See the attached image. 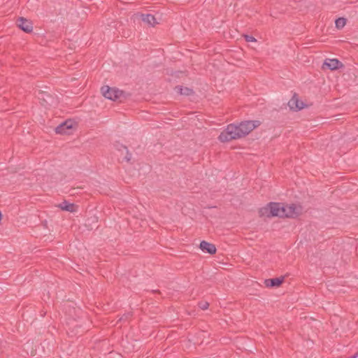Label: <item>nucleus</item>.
Here are the masks:
<instances>
[{"instance_id": "f257e3e1", "label": "nucleus", "mask_w": 358, "mask_h": 358, "mask_svg": "<svg viewBox=\"0 0 358 358\" xmlns=\"http://www.w3.org/2000/svg\"><path fill=\"white\" fill-rule=\"evenodd\" d=\"M268 216L280 217H293L297 215L296 206L294 204L284 205L281 203L271 202L264 208Z\"/></svg>"}, {"instance_id": "f03ea898", "label": "nucleus", "mask_w": 358, "mask_h": 358, "mask_svg": "<svg viewBox=\"0 0 358 358\" xmlns=\"http://www.w3.org/2000/svg\"><path fill=\"white\" fill-rule=\"evenodd\" d=\"M246 134V122L238 124H229L220 134L218 138L221 142H229L233 139L240 138Z\"/></svg>"}, {"instance_id": "7ed1b4c3", "label": "nucleus", "mask_w": 358, "mask_h": 358, "mask_svg": "<svg viewBox=\"0 0 358 358\" xmlns=\"http://www.w3.org/2000/svg\"><path fill=\"white\" fill-rule=\"evenodd\" d=\"M103 96L109 100L115 101L119 99L122 92L113 87H110L108 85L103 86L101 89Z\"/></svg>"}, {"instance_id": "20e7f679", "label": "nucleus", "mask_w": 358, "mask_h": 358, "mask_svg": "<svg viewBox=\"0 0 358 358\" xmlns=\"http://www.w3.org/2000/svg\"><path fill=\"white\" fill-rule=\"evenodd\" d=\"M18 27L19 28L26 33H30L33 30L32 22L22 17L18 19Z\"/></svg>"}, {"instance_id": "39448f33", "label": "nucleus", "mask_w": 358, "mask_h": 358, "mask_svg": "<svg viewBox=\"0 0 358 358\" xmlns=\"http://www.w3.org/2000/svg\"><path fill=\"white\" fill-rule=\"evenodd\" d=\"M324 65L330 70H336L343 66V64L337 59H326Z\"/></svg>"}, {"instance_id": "423d86ee", "label": "nucleus", "mask_w": 358, "mask_h": 358, "mask_svg": "<svg viewBox=\"0 0 358 358\" xmlns=\"http://www.w3.org/2000/svg\"><path fill=\"white\" fill-rule=\"evenodd\" d=\"M288 106L292 110L298 111L303 108V104L301 103L297 96L294 94L292 99L288 101Z\"/></svg>"}, {"instance_id": "0eeeda50", "label": "nucleus", "mask_w": 358, "mask_h": 358, "mask_svg": "<svg viewBox=\"0 0 358 358\" xmlns=\"http://www.w3.org/2000/svg\"><path fill=\"white\" fill-rule=\"evenodd\" d=\"M199 248L203 252H206L210 255H213L216 252V248L215 245L205 241H201Z\"/></svg>"}, {"instance_id": "6e6552de", "label": "nucleus", "mask_w": 358, "mask_h": 358, "mask_svg": "<svg viewBox=\"0 0 358 358\" xmlns=\"http://www.w3.org/2000/svg\"><path fill=\"white\" fill-rule=\"evenodd\" d=\"M73 124L71 120H66L60 124L55 128V131L57 134H67L68 131L72 128Z\"/></svg>"}, {"instance_id": "1a4fd4ad", "label": "nucleus", "mask_w": 358, "mask_h": 358, "mask_svg": "<svg viewBox=\"0 0 358 358\" xmlns=\"http://www.w3.org/2000/svg\"><path fill=\"white\" fill-rule=\"evenodd\" d=\"M284 280V277L266 279L264 284L268 287H274L280 286Z\"/></svg>"}, {"instance_id": "9d476101", "label": "nucleus", "mask_w": 358, "mask_h": 358, "mask_svg": "<svg viewBox=\"0 0 358 358\" xmlns=\"http://www.w3.org/2000/svg\"><path fill=\"white\" fill-rule=\"evenodd\" d=\"M141 19L143 22L151 27H154L158 24L155 17L151 14H143L141 15Z\"/></svg>"}, {"instance_id": "9b49d317", "label": "nucleus", "mask_w": 358, "mask_h": 358, "mask_svg": "<svg viewBox=\"0 0 358 358\" xmlns=\"http://www.w3.org/2000/svg\"><path fill=\"white\" fill-rule=\"evenodd\" d=\"M114 146H115V149L119 150V151H123V150L125 151L126 156L124 157V159L127 162H129L131 160V155L129 152V150H128L127 148L125 145H124L117 142V143H115L114 144Z\"/></svg>"}, {"instance_id": "f8f14e48", "label": "nucleus", "mask_w": 358, "mask_h": 358, "mask_svg": "<svg viewBox=\"0 0 358 358\" xmlns=\"http://www.w3.org/2000/svg\"><path fill=\"white\" fill-rule=\"evenodd\" d=\"M59 207L62 210H66L68 212L73 213L75 211V206L73 203H71L66 201H64L61 203L59 204Z\"/></svg>"}, {"instance_id": "ddd939ff", "label": "nucleus", "mask_w": 358, "mask_h": 358, "mask_svg": "<svg viewBox=\"0 0 358 358\" xmlns=\"http://www.w3.org/2000/svg\"><path fill=\"white\" fill-rule=\"evenodd\" d=\"M176 92L180 95H190L193 94L192 90L188 87H183L182 86H176L175 87Z\"/></svg>"}, {"instance_id": "4468645a", "label": "nucleus", "mask_w": 358, "mask_h": 358, "mask_svg": "<svg viewBox=\"0 0 358 358\" xmlns=\"http://www.w3.org/2000/svg\"><path fill=\"white\" fill-rule=\"evenodd\" d=\"M260 122L259 120H248V134L259 126Z\"/></svg>"}, {"instance_id": "2eb2a0df", "label": "nucleus", "mask_w": 358, "mask_h": 358, "mask_svg": "<svg viewBox=\"0 0 358 358\" xmlns=\"http://www.w3.org/2000/svg\"><path fill=\"white\" fill-rule=\"evenodd\" d=\"M346 24V20L344 17H339L336 20L335 24L336 28L342 29Z\"/></svg>"}, {"instance_id": "dca6fc26", "label": "nucleus", "mask_w": 358, "mask_h": 358, "mask_svg": "<svg viewBox=\"0 0 358 358\" xmlns=\"http://www.w3.org/2000/svg\"><path fill=\"white\" fill-rule=\"evenodd\" d=\"M199 307L201 310H206L209 307V303L207 301H202L199 303Z\"/></svg>"}, {"instance_id": "f3484780", "label": "nucleus", "mask_w": 358, "mask_h": 358, "mask_svg": "<svg viewBox=\"0 0 358 358\" xmlns=\"http://www.w3.org/2000/svg\"><path fill=\"white\" fill-rule=\"evenodd\" d=\"M131 313H127L124 314L121 317H120L119 321H124L127 320L129 317H131Z\"/></svg>"}, {"instance_id": "a211bd4d", "label": "nucleus", "mask_w": 358, "mask_h": 358, "mask_svg": "<svg viewBox=\"0 0 358 358\" xmlns=\"http://www.w3.org/2000/svg\"><path fill=\"white\" fill-rule=\"evenodd\" d=\"M256 41L253 36L248 35V42H255Z\"/></svg>"}, {"instance_id": "6ab92c4d", "label": "nucleus", "mask_w": 358, "mask_h": 358, "mask_svg": "<svg viewBox=\"0 0 358 358\" xmlns=\"http://www.w3.org/2000/svg\"><path fill=\"white\" fill-rule=\"evenodd\" d=\"M358 357V353H356L353 355H352L350 358H357Z\"/></svg>"}, {"instance_id": "aec40b11", "label": "nucleus", "mask_w": 358, "mask_h": 358, "mask_svg": "<svg viewBox=\"0 0 358 358\" xmlns=\"http://www.w3.org/2000/svg\"><path fill=\"white\" fill-rule=\"evenodd\" d=\"M242 36L246 39V34H243Z\"/></svg>"}, {"instance_id": "412c9836", "label": "nucleus", "mask_w": 358, "mask_h": 358, "mask_svg": "<svg viewBox=\"0 0 358 358\" xmlns=\"http://www.w3.org/2000/svg\"><path fill=\"white\" fill-rule=\"evenodd\" d=\"M350 358V357H349Z\"/></svg>"}]
</instances>
